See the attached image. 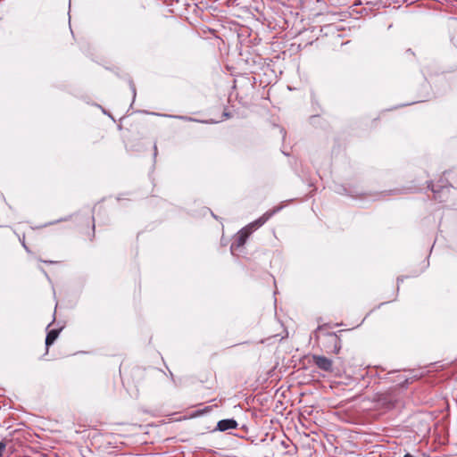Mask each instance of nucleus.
<instances>
[{
    "label": "nucleus",
    "instance_id": "nucleus-1",
    "mask_svg": "<svg viewBox=\"0 0 457 457\" xmlns=\"http://www.w3.org/2000/svg\"><path fill=\"white\" fill-rule=\"evenodd\" d=\"M276 212L277 210L266 212L258 220H254L253 222L250 223L247 227L240 230L237 237L238 246L243 245L245 243L249 235L252 233V231L262 226L265 222H267Z\"/></svg>",
    "mask_w": 457,
    "mask_h": 457
},
{
    "label": "nucleus",
    "instance_id": "nucleus-2",
    "mask_svg": "<svg viewBox=\"0 0 457 457\" xmlns=\"http://www.w3.org/2000/svg\"><path fill=\"white\" fill-rule=\"evenodd\" d=\"M314 363L322 370L330 371L332 370V361L325 356L313 355Z\"/></svg>",
    "mask_w": 457,
    "mask_h": 457
},
{
    "label": "nucleus",
    "instance_id": "nucleus-3",
    "mask_svg": "<svg viewBox=\"0 0 457 457\" xmlns=\"http://www.w3.org/2000/svg\"><path fill=\"white\" fill-rule=\"evenodd\" d=\"M237 427V423L235 420H222L218 422V428L220 431H225L228 429H233Z\"/></svg>",
    "mask_w": 457,
    "mask_h": 457
},
{
    "label": "nucleus",
    "instance_id": "nucleus-4",
    "mask_svg": "<svg viewBox=\"0 0 457 457\" xmlns=\"http://www.w3.org/2000/svg\"><path fill=\"white\" fill-rule=\"evenodd\" d=\"M58 336H59V330H57V329L50 330L47 333L46 338V346L48 347L49 345H51L56 340Z\"/></svg>",
    "mask_w": 457,
    "mask_h": 457
},
{
    "label": "nucleus",
    "instance_id": "nucleus-5",
    "mask_svg": "<svg viewBox=\"0 0 457 457\" xmlns=\"http://www.w3.org/2000/svg\"><path fill=\"white\" fill-rule=\"evenodd\" d=\"M6 450V443L5 441L0 442V457H4V453Z\"/></svg>",
    "mask_w": 457,
    "mask_h": 457
},
{
    "label": "nucleus",
    "instance_id": "nucleus-6",
    "mask_svg": "<svg viewBox=\"0 0 457 457\" xmlns=\"http://www.w3.org/2000/svg\"><path fill=\"white\" fill-rule=\"evenodd\" d=\"M431 190L433 191V193L435 194V198H437V194L439 193V191H437L436 189H435L434 186L432 185L431 186Z\"/></svg>",
    "mask_w": 457,
    "mask_h": 457
},
{
    "label": "nucleus",
    "instance_id": "nucleus-7",
    "mask_svg": "<svg viewBox=\"0 0 457 457\" xmlns=\"http://www.w3.org/2000/svg\"><path fill=\"white\" fill-rule=\"evenodd\" d=\"M403 457H414V456H412L411 453H405V454L403 455Z\"/></svg>",
    "mask_w": 457,
    "mask_h": 457
}]
</instances>
